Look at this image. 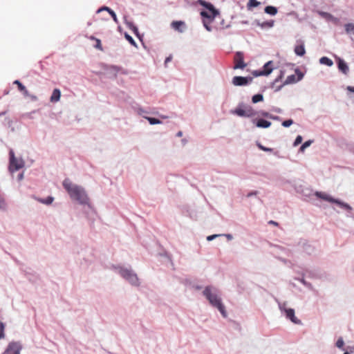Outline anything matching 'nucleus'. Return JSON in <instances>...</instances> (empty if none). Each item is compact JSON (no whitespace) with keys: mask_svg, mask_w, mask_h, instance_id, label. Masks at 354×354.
<instances>
[{"mask_svg":"<svg viewBox=\"0 0 354 354\" xmlns=\"http://www.w3.org/2000/svg\"><path fill=\"white\" fill-rule=\"evenodd\" d=\"M258 194H259V192H258V191H252V192H250L247 194V197H248V198H250V197H252V196H257Z\"/></svg>","mask_w":354,"mask_h":354,"instance_id":"6e6d98bb","label":"nucleus"},{"mask_svg":"<svg viewBox=\"0 0 354 354\" xmlns=\"http://www.w3.org/2000/svg\"><path fill=\"white\" fill-rule=\"evenodd\" d=\"M234 59H235L236 64L234 66V69H238V68L243 69V68L245 67L246 64H245V62L243 61V53L242 52H240V51L236 52V55H235Z\"/></svg>","mask_w":354,"mask_h":354,"instance_id":"ddd939ff","label":"nucleus"},{"mask_svg":"<svg viewBox=\"0 0 354 354\" xmlns=\"http://www.w3.org/2000/svg\"><path fill=\"white\" fill-rule=\"evenodd\" d=\"M10 156V165L9 170L13 173L24 167L25 162L21 158H16L12 149L9 151Z\"/></svg>","mask_w":354,"mask_h":354,"instance_id":"423d86ee","label":"nucleus"},{"mask_svg":"<svg viewBox=\"0 0 354 354\" xmlns=\"http://www.w3.org/2000/svg\"><path fill=\"white\" fill-rule=\"evenodd\" d=\"M345 32L349 35L350 38L354 39V24L348 23L344 25Z\"/></svg>","mask_w":354,"mask_h":354,"instance_id":"aec40b11","label":"nucleus"},{"mask_svg":"<svg viewBox=\"0 0 354 354\" xmlns=\"http://www.w3.org/2000/svg\"><path fill=\"white\" fill-rule=\"evenodd\" d=\"M293 124V120L292 119H288L286 120H284L282 122V126L284 127H289Z\"/></svg>","mask_w":354,"mask_h":354,"instance_id":"c03bdc74","label":"nucleus"},{"mask_svg":"<svg viewBox=\"0 0 354 354\" xmlns=\"http://www.w3.org/2000/svg\"><path fill=\"white\" fill-rule=\"evenodd\" d=\"M183 136V132L182 131H178L177 133H176V136L177 137H181Z\"/></svg>","mask_w":354,"mask_h":354,"instance_id":"338daca9","label":"nucleus"},{"mask_svg":"<svg viewBox=\"0 0 354 354\" xmlns=\"http://www.w3.org/2000/svg\"><path fill=\"white\" fill-rule=\"evenodd\" d=\"M61 97V91L59 88H55L50 97V102H57L59 100Z\"/></svg>","mask_w":354,"mask_h":354,"instance_id":"5701e85b","label":"nucleus"},{"mask_svg":"<svg viewBox=\"0 0 354 354\" xmlns=\"http://www.w3.org/2000/svg\"><path fill=\"white\" fill-rule=\"evenodd\" d=\"M135 111L139 115H141L144 118V116H146V114H149L150 112L141 106L135 107Z\"/></svg>","mask_w":354,"mask_h":354,"instance_id":"c756f323","label":"nucleus"},{"mask_svg":"<svg viewBox=\"0 0 354 354\" xmlns=\"http://www.w3.org/2000/svg\"><path fill=\"white\" fill-rule=\"evenodd\" d=\"M4 324L1 322H0V339L4 338L5 333H4Z\"/></svg>","mask_w":354,"mask_h":354,"instance_id":"37998d69","label":"nucleus"},{"mask_svg":"<svg viewBox=\"0 0 354 354\" xmlns=\"http://www.w3.org/2000/svg\"><path fill=\"white\" fill-rule=\"evenodd\" d=\"M313 142V140H307L305 142H304L299 148V151L304 152L307 147H308L311 145Z\"/></svg>","mask_w":354,"mask_h":354,"instance_id":"72a5a7b5","label":"nucleus"},{"mask_svg":"<svg viewBox=\"0 0 354 354\" xmlns=\"http://www.w3.org/2000/svg\"><path fill=\"white\" fill-rule=\"evenodd\" d=\"M195 288H196V290H201V289L202 288V286H195Z\"/></svg>","mask_w":354,"mask_h":354,"instance_id":"774afa93","label":"nucleus"},{"mask_svg":"<svg viewBox=\"0 0 354 354\" xmlns=\"http://www.w3.org/2000/svg\"><path fill=\"white\" fill-rule=\"evenodd\" d=\"M260 5V2L257 0H249L247 3V8L248 10H250L252 8L257 7Z\"/></svg>","mask_w":354,"mask_h":354,"instance_id":"473e14b6","label":"nucleus"},{"mask_svg":"<svg viewBox=\"0 0 354 354\" xmlns=\"http://www.w3.org/2000/svg\"><path fill=\"white\" fill-rule=\"evenodd\" d=\"M257 146L258 147V148L259 149H261V150H262L263 151L272 152L273 151L272 148H269V147H264L259 142H257Z\"/></svg>","mask_w":354,"mask_h":354,"instance_id":"e433bc0d","label":"nucleus"},{"mask_svg":"<svg viewBox=\"0 0 354 354\" xmlns=\"http://www.w3.org/2000/svg\"><path fill=\"white\" fill-rule=\"evenodd\" d=\"M333 203L336 204L342 209L345 210L347 212L346 216L348 217H351L352 216H351V212L353 210V208H352V207L349 204H348V203H345V202H344V201H341L339 199H337V198L334 199Z\"/></svg>","mask_w":354,"mask_h":354,"instance_id":"9b49d317","label":"nucleus"},{"mask_svg":"<svg viewBox=\"0 0 354 354\" xmlns=\"http://www.w3.org/2000/svg\"><path fill=\"white\" fill-rule=\"evenodd\" d=\"M346 89L349 92L354 93V86H347Z\"/></svg>","mask_w":354,"mask_h":354,"instance_id":"052dcab7","label":"nucleus"},{"mask_svg":"<svg viewBox=\"0 0 354 354\" xmlns=\"http://www.w3.org/2000/svg\"><path fill=\"white\" fill-rule=\"evenodd\" d=\"M264 12L271 16H274L277 14V8L272 6H268L264 8Z\"/></svg>","mask_w":354,"mask_h":354,"instance_id":"393cba45","label":"nucleus"},{"mask_svg":"<svg viewBox=\"0 0 354 354\" xmlns=\"http://www.w3.org/2000/svg\"><path fill=\"white\" fill-rule=\"evenodd\" d=\"M271 120H277V121H279L281 120V118L278 115H271V117L270 118Z\"/></svg>","mask_w":354,"mask_h":354,"instance_id":"bf43d9fd","label":"nucleus"},{"mask_svg":"<svg viewBox=\"0 0 354 354\" xmlns=\"http://www.w3.org/2000/svg\"><path fill=\"white\" fill-rule=\"evenodd\" d=\"M272 111L274 112H276L277 113H282V112H283L282 109L280 108H278V107L272 108Z\"/></svg>","mask_w":354,"mask_h":354,"instance_id":"4d7b16f0","label":"nucleus"},{"mask_svg":"<svg viewBox=\"0 0 354 354\" xmlns=\"http://www.w3.org/2000/svg\"><path fill=\"white\" fill-rule=\"evenodd\" d=\"M282 77V73H281V75L277 77L274 81L272 82V87L274 88V85L276 84V82H279Z\"/></svg>","mask_w":354,"mask_h":354,"instance_id":"13d9d810","label":"nucleus"},{"mask_svg":"<svg viewBox=\"0 0 354 354\" xmlns=\"http://www.w3.org/2000/svg\"><path fill=\"white\" fill-rule=\"evenodd\" d=\"M220 236H222V234H212V235L208 236L207 237V240L208 241H213L214 239H215L216 237Z\"/></svg>","mask_w":354,"mask_h":354,"instance_id":"5fc2aeb1","label":"nucleus"},{"mask_svg":"<svg viewBox=\"0 0 354 354\" xmlns=\"http://www.w3.org/2000/svg\"><path fill=\"white\" fill-rule=\"evenodd\" d=\"M336 346L339 348H342L344 350V339L342 337H339L337 341L336 342Z\"/></svg>","mask_w":354,"mask_h":354,"instance_id":"79ce46f5","label":"nucleus"},{"mask_svg":"<svg viewBox=\"0 0 354 354\" xmlns=\"http://www.w3.org/2000/svg\"><path fill=\"white\" fill-rule=\"evenodd\" d=\"M7 208V203L6 200L0 196V210L5 211Z\"/></svg>","mask_w":354,"mask_h":354,"instance_id":"58836bf2","label":"nucleus"},{"mask_svg":"<svg viewBox=\"0 0 354 354\" xmlns=\"http://www.w3.org/2000/svg\"><path fill=\"white\" fill-rule=\"evenodd\" d=\"M62 185L72 201L80 205L91 207L90 198L84 187L72 183L69 178H65Z\"/></svg>","mask_w":354,"mask_h":354,"instance_id":"f257e3e1","label":"nucleus"},{"mask_svg":"<svg viewBox=\"0 0 354 354\" xmlns=\"http://www.w3.org/2000/svg\"><path fill=\"white\" fill-rule=\"evenodd\" d=\"M124 22L127 27L130 30H131L135 26L134 24L132 21H128L127 19V17H124Z\"/></svg>","mask_w":354,"mask_h":354,"instance_id":"a19ab883","label":"nucleus"},{"mask_svg":"<svg viewBox=\"0 0 354 354\" xmlns=\"http://www.w3.org/2000/svg\"><path fill=\"white\" fill-rule=\"evenodd\" d=\"M209 22H211V21H209V22H207L205 20H203V21L205 28L207 31L211 32L212 30V26H210L209 25Z\"/></svg>","mask_w":354,"mask_h":354,"instance_id":"8fccbe9b","label":"nucleus"},{"mask_svg":"<svg viewBox=\"0 0 354 354\" xmlns=\"http://www.w3.org/2000/svg\"><path fill=\"white\" fill-rule=\"evenodd\" d=\"M241 24H245L248 25L249 24L248 21L243 20L240 22Z\"/></svg>","mask_w":354,"mask_h":354,"instance_id":"69168bd1","label":"nucleus"},{"mask_svg":"<svg viewBox=\"0 0 354 354\" xmlns=\"http://www.w3.org/2000/svg\"><path fill=\"white\" fill-rule=\"evenodd\" d=\"M337 66L338 69L345 75H346L349 71L348 64L341 58H338Z\"/></svg>","mask_w":354,"mask_h":354,"instance_id":"a211bd4d","label":"nucleus"},{"mask_svg":"<svg viewBox=\"0 0 354 354\" xmlns=\"http://www.w3.org/2000/svg\"><path fill=\"white\" fill-rule=\"evenodd\" d=\"M112 9H111L110 8L107 7V6H102L101 8H100L97 10V13H100L102 11H107L108 12H109Z\"/></svg>","mask_w":354,"mask_h":354,"instance_id":"3c124183","label":"nucleus"},{"mask_svg":"<svg viewBox=\"0 0 354 354\" xmlns=\"http://www.w3.org/2000/svg\"><path fill=\"white\" fill-rule=\"evenodd\" d=\"M198 2L201 6L208 10H203L201 12V15L203 17L208 19L210 21H212L215 17L219 15V11L215 8L212 3L207 2L205 0H198Z\"/></svg>","mask_w":354,"mask_h":354,"instance_id":"39448f33","label":"nucleus"},{"mask_svg":"<svg viewBox=\"0 0 354 354\" xmlns=\"http://www.w3.org/2000/svg\"><path fill=\"white\" fill-rule=\"evenodd\" d=\"M295 279L299 281V282H301L305 287H306L309 290H315L313 286L312 285V283L306 281L304 279V277L302 276V277H301V278H295Z\"/></svg>","mask_w":354,"mask_h":354,"instance_id":"a878e982","label":"nucleus"},{"mask_svg":"<svg viewBox=\"0 0 354 354\" xmlns=\"http://www.w3.org/2000/svg\"><path fill=\"white\" fill-rule=\"evenodd\" d=\"M231 113L242 118H252L257 115L258 111L250 105L239 103L235 109L231 111Z\"/></svg>","mask_w":354,"mask_h":354,"instance_id":"20e7f679","label":"nucleus"},{"mask_svg":"<svg viewBox=\"0 0 354 354\" xmlns=\"http://www.w3.org/2000/svg\"><path fill=\"white\" fill-rule=\"evenodd\" d=\"M37 201L39 202L40 203L44 204V205H50L54 201V197L49 196L46 198H41L39 197L34 196L33 197Z\"/></svg>","mask_w":354,"mask_h":354,"instance_id":"4be33fe9","label":"nucleus"},{"mask_svg":"<svg viewBox=\"0 0 354 354\" xmlns=\"http://www.w3.org/2000/svg\"><path fill=\"white\" fill-rule=\"evenodd\" d=\"M14 84L18 86V88L21 91H26V87L19 80L14 81Z\"/></svg>","mask_w":354,"mask_h":354,"instance_id":"49530a36","label":"nucleus"},{"mask_svg":"<svg viewBox=\"0 0 354 354\" xmlns=\"http://www.w3.org/2000/svg\"><path fill=\"white\" fill-rule=\"evenodd\" d=\"M172 59V57L171 55L167 57L165 60V64L166 65L167 63H169V62H171Z\"/></svg>","mask_w":354,"mask_h":354,"instance_id":"e2e57ef3","label":"nucleus"},{"mask_svg":"<svg viewBox=\"0 0 354 354\" xmlns=\"http://www.w3.org/2000/svg\"><path fill=\"white\" fill-rule=\"evenodd\" d=\"M144 118H145L151 125L160 124L162 123V122L160 120L157 119L156 118L144 116Z\"/></svg>","mask_w":354,"mask_h":354,"instance_id":"cd10ccee","label":"nucleus"},{"mask_svg":"<svg viewBox=\"0 0 354 354\" xmlns=\"http://www.w3.org/2000/svg\"><path fill=\"white\" fill-rule=\"evenodd\" d=\"M263 100V95L261 93L254 95L252 97V102L254 104L262 102Z\"/></svg>","mask_w":354,"mask_h":354,"instance_id":"2f4dec72","label":"nucleus"},{"mask_svg":"<svg viewBox=\"0 0 354 354\" xmlns=\"http://www.w3.org/2000/svg\"><path fill=\"white\" fill-rule=\"evenodd\" d=\"M297 79L296 78V76L295 75H288L285 82H283V84H282L281 85L277 86L276 88H275V91H279L281 89V88L284 86V85H287V84H295L296 82H297Z\"/></svg>","mask_w":354,"mask_h":354,"instance_id":"f3484780","label":"nucleus"},{"mask_svg":"<svg viewBox=\"0 0 354 354\" xmlns=\"http://www.w3.org/2000/svg\"><path fill=\"white\" fill-rule=\"evenodd\" d=\"M109 13L111 16V17H112L113 20L115 21V23L118 24L119 21H118V19L115 12L113 10H111Z\"/></svg>","mask_w":354,"mask_h":354,"instance_id":"09e8293b","label":"nucleus"},{"mask_svg":"<svg viewBox=\"0 0 354 354\" xmlns=\"http://www.w3.org/2000/svg\"><path fill=\"white\" fill-rule=\"evenodd\" d=\"M24 179V172H21V173H19L17 176V180L19 181H21V180Z\"/></svg>","mask_w":354,"mask_h":354,"instance_id":"680f3d73","label":"nucleus"},{"mask_svg":"<svg viewBox=\"0 0 354 354\" xmlns=\"http://www.w3.org/2000/svg\"><path fill=\"white\" fill-rule=\"evenodd\" d=\"M299 246L303 252L308 255H312L315 252V248L313 245L310 244L307 241L304 240L299 243Z\"/></svg>","mask_w":354,"mask_h":354,"instance_id":"1a4fd4ad","label":"nucleus"},{"mask_svg":"<svg viewBox=\"0 0 354 354\" xmlns=\"http://www.w3.org/2000/svg\"><path fill=\"white\" fill-rule=\"evenodd\" d=\"M278 306H279V309L280 310L281 313L283 314L284 313H286V310H287L288 309V308H287L286 302H283V303L279 302Z\"/></svg>","mask_w":354,"mask_h":354,"instance_id":"4c0bfd02","label":"nucleus"},{"mask_svg":"<svg viewBox=\"0 0 354 354\" xmlns=\"http://www.w3.org/2000/svg\"><path fill=\"white\" fill-rule=\"evenodd\" d=\"M319 63L321 64L326 65L328 66H332L333 65V60L327 57H321L319 59Z\"/></svg>","mask_w":354,"mask_h":354,"instance_id":"c85d7f7f","label":"nucleus"},{"mask_svg":"<svg viewBox=\"0 0 354 354\" xmlns=\"http://www.w3.org/2000/svg\"><path fill=\"white\" fill-rule=\"evenodd\" d=\"M223 235L225 236L230 241L233 239V236L230 234H223Z\"/></svg>","mask_w":354,"mask_h":354,"instance_id":"0e129e2a","label":"nucleus"},{"mask_svg":"<svg viewBox=\"0 0 354 354\" xmlns=\"http://www.w3.org/2000/svg\"><path fill=\"white\" fill-rule=\"evenodd\" d=\"M22 345L19 342H10L2 354H20Z\"/></svg>","mask_w":354,"mask_h":354,"instance_id":"0eeeda50","label":"nucleus"},{"mask_svg":"<svg viewBox=\"0 0 354 354\" xmlns=\"http://www.w3.org/2000/svg\"><path fill=\"white\" fill-rule=\"evenodd\" d=\"M302 136H297L294 141V143H293V146L294 147H296L297 145H299L300 143H301L302 142Z\"/></svg>","mask_w":354,"mask_h":354,"instance_id":"a18cd8bd","label":"nucleus"},{"mask_svg":"<svg viewBox=\"0 0 354 354\" xmlns=\"http://www.w3.org/2000/svg\"><path fill=\"white\" fill-rule=\"evenodd\" d=\"M124 37L131 45H133L135 47H137V44L130 35H129L127 32H125Z\"/></svg>","mask_w":354,"mask_h":354,"instance_id":"c9c22d12","label":"nucleus"},{"mask_svg":"<svg viewBox=\"0 0 354 354\" xmlns=\"http://www.w3.org/2000/svg\"><path fill=\"white\" fill-rule=\"evenodd\" d=\"M112 270L131 286L134 287H139L140 286V281L138 274L130 266L113 265Z\"/></svg>","mask_w":354,"mask_h":354,"instance_id":"7ed1b4c3","label":"nucleus"},{"mask_svg":"<svg viewBox=\"0 0 354 354\" xmlns=\"http://www.w3.org/2000/svg\"><path fill=\"white\" fill-rule=\"evenodd\" d=\"M103 69L110 75L115 77L117 74L120 70V67L115 65H106L103 66Z\"/></svg>","mask_w":354,"mask_h":354,"instance_id":"2eb2a0df","label":"nucleus"},{"mask_svg":"<svg viewBox=\"0 0 354 354\" xmlns=\"http://www.w3.org/2000/svg\"><path fill=\"white\" fill-rule=\"evenodd\" d=\"M202 293L212 307L216 308L223 317H227V313L222 301L220 290L216 287L212 285L207 286Z\"/></svg>","mask_w":354,"mask_h":354,"instance_id":"f03ea898","label":"nucleus"},{"mask_svg":"<svg viewBox=\"0 0 354 354\" xmlns=\"http://www.w3.org/2000/svg\"><path fill=\"white\" fill-rule=\"evenodd\" d=\"M318 13L322 17L326 19L327 21H331L334 22L335 24H337L339 21L338 18L335 17L334 16H333L331 14H330L328 12H324V11H319Z\"/></svg>","mask_w":354,"mask_h":354,"instance_id":"6ab92c4d","label":"nucleus"},{"mask_svg":"<svg viewBox=\"0 0 354 354\" xmlns=\"http://www.w3.org/2000/svg\"><path fill=\"white\" fill-rule=\"evenodd\" d=\"M131 30L133 31V32L136 35V36L140 39V40H142V37L140 36V33H139V31H138V28L136 26H135Z\"/></svg>","mask_w":354,"mask_h":354,"instance_id":"de8ad7c7","label":"nucleus"},{"mask_svg":"<svg viewBox=\"0 0 354 354\" xmlns=\"http://www.w3.org/2000/svg\"><path fill=\"white\" fill-rule=\"evenodd\" d=\"M257 115H261L262 117H264V118H270L271 117V113H270L268 111H263V110H261L259 111H258V113Z\"/></svg>","mask_w":354,"mask_h":354,"instance_id":"ea45409f","label":"nucleus"},{"mask_svg":"<svg viewBox=\"0 0 354 354\" xmlns=\"http://www.w3.org/2000/svg\"><path fill=\"white\" fill-rule=\"evenodd\" d=\"M286 319H290L295 324L301 325L302 322L295 316V312L293 308H289L286 313H283Z\"/></svg>","mask_w":354,"mask_h":354,"instance_id":"f8f14e48","label":"nucleus"},{"mask_svg":"<svg viewBox=\"0 0 354 354\" xmlns=\"http://www.w3.org/2000/svg\"><path fill=\"white\" fill-rule=\"evenodd\" d=\"M95 41H96V44L95 45V48L102 50V46L101 41L99 39H95Z\"/></svg>","mask_w":354,"mask_h":354,"instance_id":"864d4df0","label":"nucleus"},{"mask_svg":"<svg viewBox=\"0 0 354 354\" xmlns=\"http://www.w3.org/2000/svg\"><path fill=\"white\" fill-rule=\"evenodd\" d=\"M252 74L255 77H259V76H262V75H268L270 74V71H268L265 73V72H263L262 70H257V71H253Z\"/></svg>","mask_w":354,"mask_h":354,"instance_id":"f704fd0d","label":"nucleus"},{"mask_svg":"<svg viewBox=\"0 0 354 354\" xmlns=\"http://www.w3.org/2000/svg\"><path fill=\"white\" fill-rule=\"evenodd\" d=\"M295 72L297 74V81L301 80L304 77V74L298 69H297Z\"/></svg>","mask_w":354,"mask_h":354,"instance_id":"603ef678","label":"nucleus"},{"mask_svg":"<svg viewBox=\"0 0 354 354\" xmlns=\"http://www.w3.org/2000/svg\"><path fill=\"white\" fill-rule=\"evenodd\" d=\"M171 27L178 32H183L186 29L185 23L183 21H174L171 24Z\"/></svg>","mask_w":354,"mask_h":354,"instance_id":"dca6fc26","label":"nucleus"},{"mask_svg":"<svg viewBox=\"0 0 354 354\" xmlns=\"http://www.w3.org/2000/svg\"><path fill=\"white\" fill-rule=\"evenodd\" d=\"M283 261L284 263H288L289 264H291V268L297 272H298L299 274H300L301 276L303 277H308L309 278H315L317 277V274L315 273V272L314 270H309V269H304L302 272H299V271H297L296 270V268L294 264H292L290 261H287L286 259H283Z\"/></svg>","mask_w":354,"mask_h":354,"instance_id":"9d476101","label":"nucleus"},{"mask_svg":"<svg viewBox=\"0 0 354 354\" xmlns=\"http://www.w3.org/2000/svg\"><path fill=\"white\" fill-rule=\"evenodd\" d=\"M256 24L261 28H272L274 26V21L273 20H270L261 23L259 21H256Z\"/></svg>","mask_w":354,"mask_h":354,"instance_id":"b1692460","label":"nucleus"},{"mask_svg":"<svg viewBox=\"0 0 354 354\" xmlns=\"http://www.w3.org/2000/svg\"><path fill=\"white\" fill-rule=\"evenodd\" d=\"M252 80V77L234 76L232 78V82L234 86H242L250 84Z\"/></svg>","mask_w":354,"mask_h":354,"instance_id":"6e6552de","label":"nucleus"},{"mask_svg":"<svg viewBox=\"0 0 354 354\" xmlns=\"http://www.w3.org/2000/svg\"><path fill=\"white\" fill-rule=\"evenodd\" d=\"M315 194L317 198L323 199L324 201H326L332 203L335 199V198L332 197L331 196H330L326 193L321 192H316Z\"/></svg>","mask_w":354,"mask_h":354,"instance_id":"412c9836","label":"nucleus"},{"mask_svg":"<svg viewBox=\"0 0 354 354\" xmlns=\"http://www.w3.org/2000/svg\"><path fill=\"white\" fill-rule=\"evenodd\" d=\"M295 53L298 56H300V57L303 56L306 53L304 46V45L297 46L295 48Z\"/></svg>","mask_w":354,"mask_h":354,"instance_id":"bb28decb","label":"nucleus"},{"mask_svg":"<svg viewBox=\"0 0 354 354\" xmlns=\"http://www.w3.org/2000/svg\"><path fill=\"white\" fill-rule=\"evenodd\" d=\"M252 122L258 128L267 129L269 128L272 123L263 118H254L252 120Z\"/></svg>","mask_w":354,"mask_h":354,"instance_id":"4468645a","label":"nucleus"},{"mask_svg":"<svg viewBox=\"0 0 354 354\" xmlns=\"http://www.w3.org/2000/svg\"><path fill=\"white\" fill-rule=\"evenodd\" d=\"M273 62L272 61H269L268 62H266L264 65H263V72H266L268 71H270V73L272 72L273 71Z\"/></svg>","mask_w":354,"mask_h":354,"instance_id":"7c9ffc66","label":"nucleus"}]
</instances>
